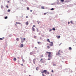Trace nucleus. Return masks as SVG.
Wrapping results in <instances>:
<instances>
[{
	"label": "nucleus",
	"mask_w": 76,
	"mask_h": 76,
	"mask_svg": "<svg viewBox=\"0 0 76 76\" xmlns=\"http://www.w3.org/2000/svg\"><path fill=\"white\" fill-rule=\"evenodd\" d=\"M27 10H29V7H27Z\"/></svg>",
	"instance_id": "7c9ffc66"
},
{
	"label": "nucleus",
	"mask_w": 76,
	"mask_h": 76,
	"mask_svg": "<svg viewBox=\"0 0 76 76\" xmlns=\"http://www.w3.org/2000/svg\"><path fill=\"white\" fill-rule=\"evenodd\" d=\"M68 24H70V22H68Z\"/></svg>",
	"instance_id": "f704fd0d"
},
{
	"label": "nucleus",
	"mask_w": 76,
	"mask_h": 76,
	"mask_svg": "<svg viewBox=\"0 0 76 76\" xmlns=\"http://www.w3.org/2000/svg\"><path fill=\"white\" fill-rule=\"evenodd\" d=\"M6 6L7 7V8H9V7H8V6H7V5Z\"/></svg>",
	"instance_id": "473e14b6"
},
{
	"label": "nucleus",
	"mask_w": 76,
	"mask_h": 76,
	"mask_svg": "<svg viewBox=\"0 0 76 76\" xmlns=\"http://www.w3.org/2000/svg\"><path fill=\"white\" fill-rule=\"evenodd\" d=\"M5 19H7V16H6L5 17Z\"/></svg>",
	"instance_id": "5701e85b"
},
{
	"label": "nucleus",
	"mask_w": 76,
	"mask_h": 76,
	"mask_svg": "<svg viewBox=\"0 0 76 76\" xmlns=\"http://www.w3.org/2000/svg\"><path fill=\"white\" fill-rule=\"evenodd\" d=\"M45 73V74H50V73L48 72H47L46 70H44L42 72H41V73Z\"/></svg>",
	"instance_id": "f03ea898"
},
{
	"label": "nucleus",
	"mask_w": 76,
	"mask_h": 76,
	"mask_svg": "<svg viewBox=\"0 0 76 76\" xmlns=\"http://www.w3.org/2000/svg\"><path fill=\"white\" fill-rule=\"evenodd\" d=\"M16 23V24H20V25H21V23H19V22H17Z\"/></svg>",
	"instance_id": "9b49d317"
},
{
	"label": "nucleus",
	"mask_w": 76,
	"mask_h": 76,
	"mask_svg": "<svg viewBox=\"0 0 76 76\" xmlns=\"http://www.w3.org/2000/svg\"><path fill=\"white\" fill-rule=\"evenodd\" d=\"M42 57H43V55H42Z\"/></svg>",
	"instance_id": "79ce46f5"
},
{
	"label": "nucleus",
	"mask_w": 76,
	"mask_h": 76,
	"mask_svg": "<svg viewBox=\"0 0 76 76\" xmlns=\"http://www.w3.org/2000/svg\"><path fill=\"white\" fill-rule=\"evenodd\" d=\"M53 31H56V29L55 28H53Z\"/></svg>",
	"instance_id": "aec40b11"
},
{
	"label": "nucleus",
	"mask_w": 76,
	"mask_h": 76,
	"mask_svg": "<svg viewBox=\"0 0 76 76\" xmlns=\"http://www.w3.org/2000/svg\"><path fill=\"white\" fill-rule=\"evenodd\" d=\"M50 31H52V29H50Z\"/></svg>",
	"instance_id": "ea45409f"
},
{
	"label": "nucleus",
	"mask_w": 76,
	"mask_h": 76,
	"mask_svg": "<svg viewBox=\"0 0 76 76\" xmlns=\"http://www.w3.org/2000/svg\"><path fill=\"white\" fill-rule=\"evenodd\" d=\"M16 41H19V38H17L16 39Z\"/></svg>",
	"instance_id": "a211bd4d"
},
{
	"label": "nucleus",
	"mask_w": 76,
	"mask_h": 76,
	"mask_svg": "<svg viewBox=\"0 0 76 76\" xmlns=\"http://www.w3.org/2000/svg\"><path fill=\"white\" fill-rule=\"evenodd\" d=\"M47 47L48 49H49V48H50V47L49 46H47Z\"/></svg>",
	"instance_id": "dca6fc26"
},
{
	"label": "nucleus",
	"mask_w": 76,
	"mask_h": 76,
	"mask_svg": "<svg viewBox=\"0 0 76 76\" xmlns=\"http://www.w3.org/2000/svg\"><path fill=\"white\" fill-rule=\"evenodd\" d=\"M61 2H64V0H61Z\"/></svg>",
	"instance_id": "6ab92c4d"
},
{
	"label": "nucleus",
	"mask_w": 76,
	"mask_h": 76,
	"mask_svg": "<svg viewBox=\"0 0 76 76\" xmlns=\"http://www.w3.org/2000/svg\"><path fill=\"white\" fill-rule=\"evenodd\" d=\"M30 12H32V10H30Z\"/></svg>",
	"instance_id": "a19ab883"
},
{
	"label": "nucleus",
	"mask_w": 76,
	"mask_h": 76,
	"mask_svg": "<svg viewBox=\"0 0 76 76\" xmlns=\"http://www.w3.org/2000/svg\"><path fill=\"white\" fill-rule=\"evenodd\" d=\"M37 43H38V44H39V43H40V42H38Z\"/></svg>",
	"instance_id": "c85d7f7f"
},
{
	"label": "nucleus",
	"mask_w": 76,
	"mask_h": 76,
	"mask_svg": "<svg viewBox=\"0 0 76 76\" xmlns=\"http://www.w3.org/2000/svg\"><path fill=\"white\" fill-rule=\"evenodd\" d=\"M30 55H31V54H33L32 53H30Z\"/></svg>",
	"instance_id": "c9c22d12"
},
{
	"label": "nucleus",
	"mask_w": 76,
	"mask_h": 76,
	"mask_svg": "<svg viewBox=\"0 0 76 76\" xmlns=\"http://www.w3.org/2000/svg\"><path fill=\"white\" fill-rule=\"evenodd\" d=\"M56 37L58 39V38H60V36H56Z\"/></svg>",
	"instance_id": "6e6552de"
},
{
	"label": "nucleus",
	"mask_w": 76,
	"mask_h": 76,
	"mask_svg": "<svg viewBox=\"0 0 76 76\" xmlns=\"http://www.w3.org/2000/svg\"><path fill=\"white\" fill-rule=\"evenodd\" d=\"M26 25H28V24H29V23H28V22L27 21V22H26Z\"/></svg>",
	"instance_id": "4468645a"
},
{
	"label": "nucleus",
	"mask_w": 76,
	"mask_h": 76,
	"mask_svg": "<svg viewBox=\"0 0 76 76\" xmlns=\"http://www.w3.org/2000/svg\"><path fill=\"white\" fill-rule=\"evenodd\" d=\"M36 61V59L34 58L33 60V62L34 64H35V63Z\"/></svg>",
	"instance_id": "423d86ee"
},
{
	"label": "nucleus",
	"mask_w": 76,
	"mask_h": 76,
	"mask_svg": "<svg viewBox=\"0 0 76 76\" xmlns=\"http://www.w3.org/2000/svg\"><path fill=\"white\" fill-rule=\"evenodd\" d=\"M51 72L53 73V72H54V71H53V70H52V71H51Z\"/></svg>",
	"instance_id": "cd10ccee"
},
{
	"label": "nucleus",
	"mask_w": 76,
	"mask_h": 76,
	"mask_svg": "<svg viewBox=\"0 0 76 76\" xmlns=\"http://www.w3.org/2000/svg\"><path fill=\"white\" fill-rule=\"evenodd\" d=\"M46 54H48V57L49 58H51L52 57V55H53V53L51 52H46Z\"/></svg>",
	"instance_id": "f257e3e1"
},
{
	"label": "nucleus",
	"mask_w": 76,
	"mask_h": 76,
	"mask_svg": "<svg viewBox=\"0 0 76 76\" xmlns=\"http://www.w3.org/2000/svg\"><path fill=\"white\" fill-rule=\"evenodd\" d=\"M4 37H2V38H0V40H3V39H4Z\"/></svg>",
	"instance_id": "f8f14e48"
},
{
	"label": "nucleus",
	"mask_w": 76,
	"mask_h": 76,
	"mask_svg": "<svg viewBox=\"0 0 76 76\" xmlns=\"http://www.w3.org/2000/svg\"><path fill=\"white\" fill-rule=\"evenodd\" d=\"M7 12H10V10H8L7 11Z\"/></svg>",
	"instance_id": "4be33fe9"
},
{
	"label": "nucleus",
	"mask_w": 76,
	"mask_h": 76,
	"mask_svg": "<svg viewBox=\"0 0 76 76\" xmlns=\"http://www.w3.org/2000/svg\"><path fill=\"white\" fill-rule=\"evenodd\" d=\"M51 10H54V9H53V8H52V9H51Z\"/></svg>",
	"instance_id": "393cba45"
},
{
	"label": "nucleus",
	"mask_w": 76,
	"mask_h": 76,
	"mask_svg": "<svg viewBox=\"0 0 76 76\" xmlns=\"http://www.w3.org/2000/svg\"><path fill=\"white\" fill-rule=\"evenodd\" d=\"M21 65L22 66H23V64H21Z\"/></svg>",
	"instance_id": "c756f323"
},
{
	"label": "nucleus",
	"mask_w": 76,
	"mask_h": 76,
	"mask_svg": "<svg viewBox=\"0 0 76 76\" xmlns=\"http://www.w3.org/2000/svg\"><path fill=\"white\" fill-rule=\"evenodd\" d=\"M1 8H2V7H1Z\"/></svg>",
	"instance_id": "de8ad7c7"
},
{
	"label": "nucleus",
	"mask_w": 76,
	"mask_h": 76,
	"mask_svg": "<svg viewBox=\"0 0 76 76\" xmlns=\"http://www.w3.org/2000/svg\"><path fill=\"white\" fill-rule=\"evenodd\" d=\"M38 24H39V23H38Z\"/></svg>",
	"instance_id": "c03bdc74"
},
{
	"label": "nucleus",
	"mask_w": 76,
	"mask_h": 76,
	"mask_svg": "<svg viewBox=\"0 0 76 76\" xmlns=\"http://www.w3.org/2000/svg\"><path fill=\"white\" fill-rule=\"evenodd\" d=\"M48 60H51V59H50V58H49L48 59Z\"/></svg>",
	"instance_id": "bb28decb"
},
{
	"label": "nucleus",
	"mask_w": 76,
	"mask_h": 76,
	"mask_svg": "<svg viewBox=\"0 0 76 76\" xmlns=\"http://www.w3.org/2000/svg\"><path fill=\"white\" fill-rule=\"evenodd\" d=\"M72 48H71V47H69V49L70 50H72Z\"/></svg>",
	"instance_id": "f3484780"
},
{
	"label": "nucleus",
	"mask_w": 76,
	"mask_h": 76,
	"mask_svg": "<svg viewBox=\"0 0 76 76\" xmlns=\"http://www.w3.org/2000/svg\"><path fill=\"white\" fill-rule=\"evenodd\" d=\"M36 69L37 70H39V68H38V67H37L36 68Z\"/></svg>",
	"instance_id": "412c9836"
},
{
	"label": "nucleus",
	"mask_w": 76,
	"mask_h": 76,
	"mask_svg": "<svg viewBox=\"0 0 76 76\" xmlns=\"http://www.w3.org/2000/svg\"><path fill=\"white\" fill-rule=\"evenodd\" d=\"M70 23H72V24H73V21H71Z\"/></svg>",
	"instance_id": "b1692460"
},
{
	"label": "nucleus",
	"mask_w": 76,
	"mask_h": 76,
	"mask_svg": "<svg viewBox=\"0 0 76 76\" xmlns=\"http://www.w3.org/2000/svg\"><path fill=\"white\" fill-rule=\"evenodd\" d=\"M23 47V44H21L20 47L22 48V47Z\"/></svg>",
	"instance_id": "1a4fd4ad"
},
{
	"label": "nucleus",
	"mask_w": 76,
	"mask_h": 76,
	"mask_svg": "<svg viewBox=\"0 0 76 76\" xmlns=\"http://www.w3.org/2000/svg\"><path fill=\"white\" fill-rule=\"evenodd\" d=\"M22 40V39L21 38V43H23V42H24V41H25V38H24L23 39V40Z\"/></svg>",
	"instance_id": "20e7f679"
},
{
	"label": "nucleus",
	"mask_w": 76,
	"mask_h": 76,
	"mask_svg": "<svg viewBox=\"0 0 76 76\" xmlns=\"http://www.w3.org/2000/svg\"><path fill=\"white\" fill-rule=\"evenodd\" d=\"M41 9H44V7H41Z\"/></svg>",
	"instance_id": "2eb2a0df"
},
{
	"label": "nucleus",
	"mask_w": 76,
	"mask_h": 76,
	"mask_svg": "<svg viewBox=\"0 0 76 76\" xmlns=\"http://www.w3.org/2000/svg\"><path fill=\"white\" fill-rule=\"evenodd\" d=\"M47 41H48V42H50V40L49 39H48Z\"/></svg>",
	"instance_id": "9d476101"
},
{
	"label": "nucleus",
	"mask_w": 76,
	"mask_h": 76,
	"mask_svg": "<svg viewBox=\"0 0 76 76\" xmlns=\"http://www.w3.org/2000/svg\"><path fill=\"white\" fill-rule=\"evenodd\" d=\"M28 76H31V75H29Z\"/></svg>",
	"instance_id": "a18cd8bd"
},
{
	"label": "nucleus",
	"mask_w": 76,
	"mask_h": 76,
	"mask_svg": "<svg viewBox=\"0 0 76 76\" xmlns=\"http://www.w3.org/2000/svg\"><path fill=\"white\" fill-rule=\"evenodd\" d=\"M35 48H37V47H35Z\"/></svg>",
	"instance_id": "37998d69"
},
{
	"label": "nucleus",
	"mask_w": 76,
	"mask_h": 76,
	"mask_svg": "<svg viewBox=\"0 0 76 76\" xmlns=\"http://www.w3.org/2000/svg\"><path fill=\"white\" fill-rule=\"evenodd\" d=\"M37 37H36V36H34V38H36Z\"/></svg>",
	"instance_id": "4c0bfd02"
},
{
	"label": "nucleus",
	"mask_w": 76,
	"mask_h": 76,
	"mask_svg": "<svg viewBox=\"0 0 76 76\" xmlns=\"http://www.w3.org/2000/svg\"><path fill=\"white\" fill-rule=\"evenodd\" d=\"M42 60V58L41 60H40V61H41Z\"/></svg>",
	"instance_id": "58836bf2"
},
{
	"label": "nucleus",
	"mask_w": 76,
	"mask_h": 76,
	"mask_svg": "<svg viewBox=\"0 0 76 76\" xmlns=\"http://www.w3.org/2000/svg\"><path fill=\"white\" fill-rule=\"evenodd\" d=\"M58 55H60L61 54V52H60V51L59 50L58 52Z\"/></svg>",
	"instance_id": "0eeeda50"
},
{
	"label": "nucleus",
	"mask_w": 76,
	"mask_h": 76,
	"mask_svg": "<svg viewBox=\"0 0 76 76\" xmlns=\"http://www.w3.org/2000/svg\"><path fill=\"white\" fill-rule=\"evenodd\" d=\"M13 60L14 61H16V59L15 58H14Z\"/></svg>",
	"instance_id": "ddd939ff"
},
{
	"label": "nucleus",
	"mask_w": 76,
	"mask_h": 76,
	"mask_svg": "<svg viewBox=\"0 0 76 76\" xmlns=\"http://www.w3.org/2000/svg\"><path fill=\"white\" fill-rule=\"evenodd\" d=\"M42 76H45V75H44V74H42Z\"/></svg>",
	"instance_id": "a878e982"
},
{
	"label": "nucleus",
	"mask_w": 76,
	"mask_h": 76,
	"mask_svg": "<svg viewBox=\"0 0 76 76\" xmlns=\"http://www.w3.org/2000/svg\"><path fill=\"white\" fill-rule=\"evenodd\" d=\"M53 66H56V64H53Z\"/></svg>",
	"instance_id": "e433bc0d"
},
{
	"label": "nucleus",
	"mask_w": 76,
	"mask_h": 76,
	"mask_svg": "<svg viewBox=\"0 0 76 76\" xmlns=\"http://www.w3.org/2000/svg\"><path fill=\"white\" fill-rule=\"evenodd\" d=\"M50 44L49 45L50 46V47H52V46H53V42H50Z\"/></svg>",
	"instance_id": "7ed1b4c3"
},
{
	"label": "nucleus",
	"mask_w": 76,
	"mask_h": 76,
	"mask_svg": "<svg viewBox=\"0 0 76 76\" xmlns=\"http://www.w3.org/2000/svg\"><path fill=\"white\" fill-rule=\"evenodd\" d=\"M34 27L35 28V26L34 25H33V26L32 27V30L33 31H35V28H34Z\"/></svg>",
	"instance_id": "39448f33"
},
{
	"label": "nucleus",
	"mask_w": 76,
	"mask_h": 76,
	"mask_svg": "<svg viewBox=\"0 0 76 76\" xmlns=\"http://www.w3.org/2000/svg\"><path fill=\"white\" fill-rule=\"evenodd\" d=\"M26 18H28V16H26Z\"/></svg>",
	"instance_id": "72a5a7b5"
},
{
	"label": "nucleus",
	"mask_w": 76,
	"mask_h": 76,
	"mask_svg": "<svg viewBox=\"0 0 76 76\" xmlns=\"http://www.w3.org/2000/svg\"><path fill=\"white\" fill-rule=\"evenodd\" d=\"M15 25H16V26H17V25L16 24H15Z\"/></svg>",
	"instance_id": "49530a36"
},
{
	"label": "nucleus",
	"mask_w": 76,
	"mask_h": 76,
	"mask_svg": "<svg viewBox=\"0 0 76 76\" xmlns=\"http://www.w3.org/2000/svg\"><path fill=\"white\" fill-rule=\"evenodd\" d=\"M46 14H47V13H44V15H46Z\"/></svg>",
	"instance_id": "2f4dec72"
}]
</instances>
